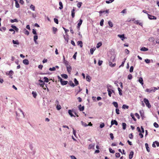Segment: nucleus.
<instances>
[{
  "label": "nucleus",
  "mask_w": 159,
  "mask_h": 159,
  "mask_svg": "<svg viewBox=\"0 0 159 159\" xmlns=\"http://www.w3.org/2000/svg\"><path fill=\"white\" fill-rule=\"evenodd\" d=\"M115 59V57L114 56H111V58L110 59L109 61L108 64L111 67H113L115 66L116 65V63H114V64H112V61H114V60Z\"/></svg>",
  "instance_id": "f257e3e1"
},
{
  "label": "nucleus",
  "mask_w": 159,
  "mask_h": 159,
  "mask_svg": "<svg viewBox=\"0 0 159 159\" xmlns=\"http://www.w3.org/2000/svg\"><path fill=\"white\" fill-rule=\"evenodd\" d=\"M157 89V88L155 87H153L150 89H147L145 90V91L148 93H150L152 92H154Z\"/></svg>",
  "instance_id": "f03ea898"
},
{
  "label": "nucleus",
  "mask_w": 159,
  "mask_h": 159,
  "mask_svg": "<svg viewBox=\"0 0 159 159\" xmlns=\"http://www.w3.org/2000/svg\"><path fill=\"white\" fill-rule=\"evenodd\" d=\"M107 91L108 92V95L111 97V94L112 93H114V91L111 89L112 88V86L110 85L107 86Z\"/></svg>",
  "instance_id": "7ed1b4c3"
},
{
  "label": "nucleus",
  "mask_w": 159,
  "mask_h": 159,
  "mask_svg": "<svg viewBox=\"0 0 159 159\" xmlns=\"http://www.w3.org/2000/svg\"><path fill=\"white\" fill-rule=\"evenodd\" d=\"M143 101L145 103L146 106L148 108H150L151 106L150 104L149 103L148 100L146 98H144Z\"/></svg>",
  "instance_id": "20e7f679"
},
{
  "label": "nucleus",
  "mask_w": 159,
  "mask_h": 159,
  "mask_svg": "<svg viewBox=\"0 0 159 159\" xmlns=\"http://www.w3.org/2000/svg\"><path fill=\"white\" fill-rule=\"evenodd\" d=\"M148 17L149 19L151 20H155L157 19V17L153 16L150 15L148 14H147Z\"/></svg>",
  "instance_id": "39448f33"
},
{
  "label": "nucleus",
  "mask_w": 159,
  "mask_h": 159,
  "mask_svg": "<svg viewBox=\"0 0 159 159\" xmlns=\"http://www.w3.org/2000/svg\"><path fill=\"white\" fill-rule=\"evenodd\" d=\"M66 67L67 71L69 73H70L71 72L72 69L71 66L70 65H69V66H66Z\"/></svg>",
  "instance_id": "423d86ee"
},
{
  "label": "nucleus",
  "mask_w": 159,
  "mask_h": 159,
  "mask_svg": "<svg viewBox=\"0 0 159 159\" xmlns=\"http://www.w3.org/2000/svg\"><path fill=\"white\" fill-rule=\"evenodd\" d=\"M111 125H113L114 124H115L116 125H118L117 122L115 120H112L111 121Z\"/></svg>",
  "instance_id": "0eeeda50"
},
{
  "label": "nucleus",
  "mask_w": 159,
  "mask_h": 159,
  "mask_svg": "<svg viewBox=\"0 0 159 159\" xmlns=\"http://www.w3.org/2000/svg\"><path fill=\"white\" fill-rule=\"evenodd\" d=\"M118 36L120 38L121 40L122 41H123L124 40V39L126 38L124 34L122 35H118Z\"/></svg>",
  "instance_id": "6e6552de"
},
{
  "label": "nucleus",
  "mask_w": 159,
  "mask_h": 159,
  "mask_svg": "<svg viewBox=\"0 0 159 159\" xmlns=\"http://www.w3.org/2000/svg\"><path fill=\"white\" fill-rule=\"evenodd\" d=\"M38 39V36L37 35H35L34 37V42H35V43L36 44H37L38 43L37 41V40Z\"/></svg>",
  "instance_id": "1a4fd4ad"
},
{
  "label": "nucleus",
  "mask_w": 159,
  "mask_h": 159,
  "mask_svg": "<svg viewBox=\"0 0 159 159\" xmlns=\"http://www.w3.org/2000/svg\"><path fill=\"white\" fill-rule=\"evenodd\" d=\"M23 63L25 65H28L29 64V61L27 59H25L23 60Z\"/></svg>",
  "instance_id": "9d476101"
},
{
  "label": "nucleus",
  "mask_w": 159,
  "mask_h": 159,
  "mask_svg": "<svg viewBox=\"0 0 159 159\" xmlns=\"http://www.w3.org/2000/svg\"><path fill=\"white\" fill-rule=\"evenodd\" d=\"M84 106H82L81 105H80L79 106V108L80 111H82L84 110Z\"/></svg>",
  "instance_id": "9b49d317"
},
{
  "label": "nucleus",
  "mask_w": 159,
  "mask_h": 159,
  "mask_svg": "<svg viewBox=\"0 0 159 159\" xmlns=\"http://www.w3.org/2000/svg\"><path fill=\"white\" fill-rule=\"evenodd\" d=\"M72 111L71 110H68V113L69 115L71 117H75V116L72 113Z\"/></svg>",
  "instance_id": "f8f14e48"
},
{
  "label": "nucleus",
  "mask_w": 159,
  "mask_h": 159,
  "mask_svg": "<svg viewBox=\"0 0 159 159\" xmlns=\"http://www.w3.org/2000/svg\"><path fill=\"white\" fill-rule=\"evenodd\" d=\"M75 9L74 7H73V9L72 10L71 12V16L72 18H74L75 16Z\"/></svg>",
  "instance_id": "ddd939ff"
},
{
  "label": "nucleus",
  "mask_w": 159,
  "mask_h": 159,
  "mask_svg": "<svg viewBox=\"0 0 159 159\" xmlns=\"http://www.w3.org/2000/svg\"><path fill=\"white\" fill-rule=\"evenodd\" d=\"M138 81L142 85L143 84V78L142 77H140L139 78Z\"/></svg>",
  "instance_id": "4468645a"
},
{
  "label": "nucleus",
  "mask_w": 159,
  "mask_h": 159,
  "mask_svg": "<svg viewBox=\"0 0 159 159\" xmlns=\"http://www.w3.org/2000/svg\"><path fill=\"white\" fill-rule=\"evenodd\" d=\"M11 27L14 30H16L17 32H18L19 30V29L15 26L14 25H11Z\"/></svg>",
  "instance_id": "2eb2a0df"
},
{
  "label": "nucleus",
  "mask_w": 159,
  "mask_h": 159,
  "mask_svg": "<svg viewBox=\"0 0 159 159\" xmlns=\"http://www.w3.org/2000/svg\"><path fill=\"white\" fill-rule=\"evenodd\" d=\"M94 146H95V144H94V143L91 144L89 145L88 148L89 149L93 148L94 147Z\"/></svg>",
  "instance_id": "dca6fc26"
},
{
  "label": "nucleus",
  "mask_w": 159,
  "mask_h": 159,
  "mask_svg": "<svg viewBox=\"0 0 159 159\" xmlns=\"http://www.w3.org/2000/svg\"><path fill=\"white\" fill-rule=\"evenodd\" d=\"M145 146L146 147V149L147 151L148 152H149L150 151V148L149 147H148V145L147 143H146L145 144Z\"/></svg>",
  "instance_id": "f3484780"
},
{
  "label": "nucleus",
  "mask_w": 159,
  "mask_h": 159,
  "mask_svg": "<svg viewBox=\"0 0 159 159\" xmlns=\"http://www.w3.org/2000/svg\"><path fill=\"white\" fill-rule=\"evenodd\" d=\"M68 83V82L67 81H64L63 80H62L61 82V84L63 85H66Z\"/></svg>",
  "instance_id": "a211bd4d"
},
{
  "label": "nucleus",
  "mask_w": 159,
  "mask_h": 159,
  "mask_svg": "<svg viewBox=\"0 0 159 159\" xmlns=\"http://www.w3.org/2000/svg\"><path fill=\"white\" fill-rule=\"evenodd\" d=\"M134 154V152L132 151L131 152H130L129 156V159H131L133 157Z\"/></svg>",
  "instance_id": "6ab92c4d"
},
{
  "label": "nucleus",
  "mask_w": 159,
  "mask_h": 159,
  "mask_svg": "<svg viewBox=\"0 0 159 159\" xmlns=\"http://www.w3.org/2000/svg\"><path fill=\"white\" fill-rule=\"evenodd\" d=\"M86 79L87 81L88 82H90L91 79V77L89 75H87L86 76Z\"/></svg>",
  "instance_id": "aec40b11"
},
{
  "label": "nucleus",
  "mask_w": 159,
  "mask_h": 159,
  "mask_svg": "<svg viewBox=\"0 0 159 159\" xmlns=\"http://www.w3.org/2000/svg\"><path fill=\"white\" fill-rule=\"evenodd\" d=\"M77 44L80 45L81 48H82L83 46V43L81 41H79L77 42Z\"/></svg>",
  "instance_id": "412c9836"
},
{
  "label": "nucleus",
  "mask_w": 159,
  "mask_h": 159,
  "mask_svg": "<svg viewBox=\"0 0 159 159\" xmlns=\"http://www.w3.org/2000/svg\"><path fill=\"white\" fill-rule=\"evenodd\" d=\"M134 23L136 24H139L141 26L142 25V23H140L139 20H135Z\"/></svg>",
  "instance_id": "4be33fe9"
},
{
  "label": "nucleus",
  "mask_w": 159,
  "mask_h": 159,
  "mask_svg": "<svg viewBox=\"0 0 159 159\" xmlns=\"http://www.w3.org/2000/svg\"><path fill=\"white\" fill-rule=\"evenodd\" d=\"M112 104L116 107L118 108V106L117 103L116 102H112Z\"/></svg>",
  "instance_id": "5701e85b"
},
{
  "label": "nucleus",
  "mask_w": 159,
  "mask_h": 159,
  "mask_svg": "<svg viewBox=\"0 0 159 159\" xmlns=\"http://www.w3.org/2000/svg\"><path fill=\"white\" fill-rule=\"evenodd\" d=\"M140 50L142 51H146L148 50V49L145 47H142L140 49Z\"/></svg>",
  "instance_id": "b1692460"
},
{
  "label": "nucleus",
  "mask_w": 159,
  "mask_h": 159,
  "mask_svg": "<svg viewBox=\"0 0 159 159\" xmlns=\"http://www.w3.org/2000/svg\"><path fill=\"white\" fill-rule=\"evenodd\" d=\"M15 1V7L16 8H19V5L16 0H14Z\"/></svg>",
  "instance_id": "393cba45"
},
{
  "label": "nucleus",
  "mask_w": 159,
  "mask_h": 159,
  "mask_svg": "<svg viewBox=\"0 0 159 159\" xmlns=\"http://www.w3.org/2000/svg\"><path fill=\"white\" fill-rule=\"evenodd\" d=\"M32 94L33 95V97L34 98H35L37 96V94L35 92L33 91L32 92Z\"/></svg>",
  "instance_id": "a878e982"
},
{
  "label": "nucleus",
  "mask_w": 159,
  "mask_h": 159,
  "mask_svg": "<svg viewBox=\"0 0 159 159\" xmlns=\"http://www.w3.org/2000/svg\"><path fill=\"white\" fill-rule=\"evenodd\" d=\"M81 122V124L83 126L85 127L88 126L87 124L85 122H83L82 121Z\"/></svg>",
  "instance_id": "bb28decb"
},
{
  "label": "nucleus",
  "mask_w": 159,
  "mask_h": 159,
  "mask_svg": "<svg viewBox=\"0 0 159 159\" xmlns=\"http://www.w3.org/2000/svg\"><path fill=\"white\" fill-rule=\"evenodd\" d=\"M59 5L60 6V7H59V9H60V10L62 9L63 8V7L62 3L61 2H59Z\"/></svg>",
  "instance_id": "cd10ccee"
},
{
  "label": "nucleus",
  "mask_w": 159,
  "mask_h": 159,
  "mask_svg": "<svg viewBox=\"0 0 159 159\" xmlns=\"http://www.w3.org/2000/svg\"><path fill=\"white\" fill-rule=\"evenodd\" d=\"M30 8L33 11H35V6L31 4L30 6Z\"/></svg>",
  "instance_id": "c85d7f7f"
},
{
  "label": "nucleus",
  "mask_w": 159,
  "mask_h": 159,
  "mask_svg": "<svg viewBox=\"0 0 159 159\" xmlns=\"http://www.w3.org/2000/svg\"><path fill=\"white\" fill-rule=\"evenodd\" d=\"M61 77L62 78H64L66 79H67L68 78V76L67 75H66V74H61Z\"/></svg>",
  "instance_id": "c756f323"
},
{
  "label": "nucleus",
  "mask_w": 159,
  "mask_h": 159,
  "mask_svg": "<svg viewBox=\"0 0 159 159\" xmlns=\"http://www.w3.org/2000/svg\"><path fill=\"white\" fill-rule=\"evenodd\" d=\"M122 126L123 127V129L124 130H125L126 129V124L125 123H122Z\"/></svg>",
  "instance_id": "7c9ffc66"
},
{
  "label": "nucleus",
  "mask_w": 159,
  "mask_h": 159,
  "mask_svg": "<svg viewBox=\"0 0 159 159\" xmlns=\"http://www.w3.org/2000/svg\"><path fill=\"white\" fill-rule=\"evenodd\" d=\"M12 42H13V43L14 44H16L18 45L19 44V43L18 42V40L15 41V40H12Z\"/></svg>",
  "instance_id": "2f4dec72"
},
{
  "label": "nucleus",
  "mask_w": 159,
  "mask_h": 159,
  "mask_svg": "<svg viewBox=\"0 0 159 159\" xmlns=\"http://www.w3.org/2000/svg\"><path fill=\"white\" fill-rule=\"evenodd\" d=\"M122 107L123 109H128L129 108V106L126 105L124 104L122 106Z\"/></svg>",
  "instance_id": "473e14b6"
},
{
  "label": "nucleus",
  "mask_w": 159,
  "mask_h": 159,
  "mask_svg": "<svg viewBox=\"0 0 159 159\" xmlns=\"http://www.w3.org/2000/svg\"><path fill=\"white\" fill-rule=\"evenodd\" d=\"M10 21L11 23H14V22H18V20L16 19H11V20Z\"/></svg>",
  "instance_id": "72a5a7b5"
},
{
  "label": "nucleus",
  "mask_w": 159,
  "mask_h": 159,
  "mask_svg": "<svg viewBox=\"0 0 159 159\" xmlns=\"http://www.w3.org/2000/svg\"><path fill=\"white\" fill-rule=\"evenodd\" d=\"M6 30V28L4 27H2L1 28H0V30L2 31H4Z\"/></svg>",
  "instance_id": "f704fd0d"
},
{
  "label": "nucleus",
  "mask_w": 159,
  "mask_h": 159,
  "mask_svg": "<svg viewBox=\"0 0 159 159\" xmlns=\"http://www.w3.org/2000/svg\"><path fill=\"white\" fill-rule=\"evenodd\" d=\"M95 50V48H91L90 50V53L91 54H93L94 51Z\"/></svg>",
  "instance_id": "c9c22d12"
},
{
  "label": "nucleus",
  "mask_w": 159,
  "mask_h": 159,
  "mask_svg": "<svg viewBox=\"0 0 159 159\" xmlns=\"http://www.w3.org/2000/svg\"><path fill=\"white\" fill-rule=\"evenodd\" d=\"M118 90L119 92V94L120 95H122V90L120 88H118Z\"/></svg>",
  "instance_id": "e433bc0d"
},
{
  "label": "nucleus",
  "mask_w": 159,
  "mask_h": 159,
  "mask_svg": "<svg viewBox=\"0 0 159 159\" xmlns=\"http://www.w3.org/2000/svg\"><path fill=\"white\" fill-rule=\"evenodd\" d=\"M83 20L81 19H80V22L78 24V27H80V25L82 24V23Z\"/></svg>",
  "instance_id": "4c0bfd02"
},
{
  "label": "nucleus",
  "mask_w": 159,
  "mask_h": 159,
  "mask_svg": "<svg viewBox=\"0 0 159 159\" xmlns=\"http://www.w3.org/2000/svg\"><path fill=\"white\" fill-rule=\"evenodd\" d=\"M63 63L65 64V65L66 67L70 65L69 64V62L67 61H65Z\"/></svg>",
  "instance_id": "58836bf2"
},
{
  "label": "nucleus",
  "mask_w": 159,
  "mask_h": 159,
  "mask_svg": "<svg viewBox=\"0 0 159 159\" xmlns=\"http://www.w3.org/2000/svg\"><path fill=\"white\" fill-rule=\"evenodd\" d=\"M52 30L53 33L54 34H55L56 32L57 31V28H55V27H53L52 28Z\"/></svg>",
  "instance_id": "ea45409f"
},
{
  "label": "nucleus",
  "mask_w": 159,
  "mask_h": 159,
  "mask_svg": "<svg viewBox=\"0 0 159 159\" xmlns=\"http://www.w3.org/2000/svg\"><path fill=\"white\" fill-rule=\"evenodd\" d=\"M108 24L111 27H112L113 26V23L110 21H109L108 22Z\"/></svg>",
  "instance_id": "a19ab883"
},
{
  "label": "nucleus",
  "mask_w": 159,
  "mask_h": 159,
  "mask_svg": "<svg viewBox=\"0 0 159 159\" xmlns=\"http://www.w3.org/2000/svg\"><path fill=\"white\" fill-rule=\"evenodd\" d=\"M56 108L57 110H59L61 109V107L60 105H57Z\"/></svg>",
  "instance_id": "79ce46f5"
},
{
  "label": "nucleus",
  "mask_w": 159,
  "mask_h": 159,
  "mask_svg": "<svg viewBox=\"0 0 159 159\" xmlns=\"http://www.w3.org/2000/svg\"><path fill=\"white\" fill-rule=\"evenodd\" d=\"M69 84H70V86H71L72 87H74L75 86V85H74V84L72 82V81H70L69 82Z\"/></svg>",
  "instance_id": "37998d69"
},
{
  "label": "nucleus",
  "mask_w": 159,
  "mask_h": 159,
  "mask_svg": "<svg viewBox=\"0 0 159 159\" xmlns=\"http://www.w3.org/2000/svg\"><path fill=\"white\" fill-rule=\"evenodd\" d=\"M114 0H109V1H106V2L107 4L111 3L114 2Z\"/></svg>",
  "instance_id": "c03bdc74"
},
{
  "label": "nucleus",
  "mask_w": 159,
  "mask_h": 159,
  "mask_svg": "<svg viewBox=\"0 0 159 159\" xmlns=\"http://www.w3.org/2000/svg\"><path fill=\"white\" fill-rule=\"evenodd\" d=\"M74 82L76 85H77L79 84L78 81L77 80L76 78L74 79Z\"/></svg>",
  "instance_id": "a18cd8bd"
},
{
  "label": "nucleus",
  "mask_w": 159,
  "mask_h": 159,
  "mask_svg": "<svg viewBox=\"0 0 159 159\" xmlns=\"http://www.w3.org/2000/svg\"><path fill=\"white\" fill-rule=\"evenodd\" d=\"M130 116L134 120L136 121V119L134 117V115L132 113H131Z\"/></svg>",
  "instance_id": "49530a36"
},
{
  "label": "nucleus",
  "mask_w": 159,
  "mask_h": 159,
  "mask_svg": "<svg viewBox=\"0 0 159 159\" xmlns=\"http://www.w3.org/2000/svg\"><path fill=\"white\" fill-rule=\"evenodd\" d=\"M104 126H105L104 123H102L100 125V128H102L104 127Z\"/></svg>",
  "instance_id": "de8ad7c7"
},
{
  "label": "nucleus",
  "mask_w": 159,
  "mask_h": 159,
  "mask_svg": "<svg viewBox=\"0 0 159 159\" xmlns=\"http://www.w3.org/2000/svg\"><path fill=\"white\" fill-rule=\"evenodd\" d=\"M49 70L51 71H54L56 70L55 67H53L52 68H50L49 69Z\"/></svg>",
  "instance_id": "09e8293b"
},
{
  "label": "nucleus",
  "mask_w": 159,
  "mask_h": 159,
  "mask_svg": "<svg viewBox=\"0 0 159 159\" xmlns=\"http://www.w3.org/2000/svg\"><path fill=\"white\" fill-rule=\"evenodd\" d=\"M154 126L156 128H158L159 127L158 125L156 122H154L153 124Z\"/></svg>",
  "instance_id": "8fccbe9b"
},
{
  "label": "nucleus",
  "mask_w": 159,
  "mask_h": 159,
  "mask_svg": "<svg viewBox=\"0 0 159 159\" xmlns=\"http://www.w3.org/2000/svg\"><path fill=\"white\" fill-rule=\"evenodd\" d=\"M109 149L110 152L112 153H115V151L114 150H112V149L111 148H109Z\"/></svg>",
  "instance_id": "3c124183"
},
{
  "label": "nucleus",
  "mask_w": 159,
  "mask_h": 159,
  "mask_svg": "<svg viewBox=\"0 0 159 159\" xmlns=\"http://www.w3.org/2000/svg\"><path fill=\"white\" fill-rule=\"evenodd\" d=\"M82 4V3L81 2H79L77 4V6L79 8H80Z\"/></svg>",
  "instance_id": "603ef678"
},
{
  "label": "nucleus",
  "mask_w": 159,
  "mask_h": 159,
  "mask_svg": "<svg viewBox=\"0 0 159 159\" xmlns=\"http://www.w3.org/2000/svg\"><path fill=\"white\" fill-rule=\"evenodd\" d=\"M44 80V81L46 82H48V79L46 77H44L43 78Z\"/></svg>",
  "instance_id": "864d4df0"
},
{
  "label": "nucleus",
  "mask_w": 159,
  "mask_h": 159,
  "mask_svg": "<svg viewBox=\"0 0 159 159\" xmlns=\"http://www.w3.org/2000/svg\"><path fill=\"white\" fill-rule=\"evenodd\" d=\"M154 38L152 37L150 38L149 39V41L150 42H153L154 40Z\"/></svg>",
  "instance_id": "5fc2aeb1"
},
{
  "label": "nucleus",
  "mask_w": 159,
  "mask_h": 159,
  "mask_svg": "<svg viewBox=\"0 0 159 159\" xmlns=\"http://www.w3.org/2000/svg\"><path fill=\"white\" fill-rule=\"evenodd\" d=\"M102 43H98L97 45L96 46V48H98L99 47H100L102 45Z\"/></svg>",
  "instance_id": "6e6d98bb"
},
{
  "label": "nucleus",
  "mask_w": 159,
  "mask_h": 159,
  "mask_svg": "<svg viewBox=\"0 0 159 159\" xmlns=\"http://www.w3.org/2000/svg\"><path fill=\"white\" fill-rule=\"evenodd\" d=\"M103 22L104 20L103 19H102L101 20V21L100 22V25L101 26H102L103 25Z\"/></svg>",
  "instance_id": "4d7b16f0"
},
{
  "label": "nucleus",
  "mask_w": 159,
  "mask_h": 159,
  "mask_svg": "<svg viewBox=\"0 0 159 159\" xmlns=\"http://www.w3.org/2000/svg\"><path fill=\"white\" fill-rule=\"evenodd\" d=\"M116 157H119L120 156V154L119 153H116L115 154Z\"/></svg>",
  "instance_id": "13d9d810"
},
{
  "label": "nucleus",
  "mask_w": 159,
  "mask_h": 159,
  "mask_svg": "<svg viewBox=\"0 0 159 159\" xmlns=\"http://www.w3.org/2000/svg\"><path fill=\"white\" fill-rule=\"evenodd\" d=\"M134 69V67L133 66H131L130 67L129 71L130 72H132L133 71Z\"/></svg>",
  "instance_id": "bf43d9fd"
},
{
  "label": "nucleus",
  "mask_w": 159,
  "mask_h": 159,
  "mask_svg": "<svg viewBox=\"0 0 159 159\" xmlns=\"http://www.w3.org/2000/svg\"><path fill=\"white\" fill-rule=\"evenodd\" d=\"M32 33L34 34H35L36 35L37 34V32H36V30L34 29H33V30Z\"/></svg>",
  "instance_id": "052dcab7"
},
{
  "label": "nucleus",
  "mask_w": 159,
  "mask_h": 159,
  "mask_svg": "<svg viewBox=\"0 0 159 159\" xmlns=\"http://www.w3.org/2000/svg\"><path fill=\"white\" fill-rule=\"evenodd\" d=\"M54 20L55 23H56L57 24H58V21L57 19L56 18H54Z\"/></svg>",
  "instance_id": "680f3d73"
},
{
  "label": "nucleus",
  "mask_w": 159,
  "mask_h": 159,
  "mask_svg": "<svg viewBox=\"0 0 159 159\" xmlns=\"http://www.w3.org/2000/svg\"><path fill=\"white\" fill-rule=\"evenodd\" d=\"M132 78V76L130 74L128 75V78L129 80H131Z\"/></svg>",
  "instance_id": "e2e57ef3"
},
{
  "label": "nucleus",
  "mask_w": 159,
  "mask_h": 159,
  "mask_svg": "<svg viewBox=\"0 0 159 159\" xmlns=\"http://www.w3.org/2000/svg\"><path fill=\"white\" fill-rule=\"evenodd\" d=\"M111 138L112 140H113L114 139V136L113 134L111 133L110 134Z\"/></svg>",
  "instance_id": "0e129e2a"
},
{
  "label": "nucleus",
  "mask_w": 159,
  "mask_h": 159,
  "mask_svg": "<svg viewBox=\"0 0 159 159\" xmlns=\"http://www.w3.org/2000/svg\"><path fill=\"white\" fill-rule=\"evenodd\" d=\"M103 62V61H102L99 60L98 62V64L99 66H101Z\"/></svg>",
  "instance_id": "69168bd1"
},
{
  "label": "nucleus",
  "mask_w": 159,
  "mask_h": 159,
  "mask_svg": "<svg viewBox=\"0 0 159 159\" xmlns=\"http://www.w3.org/2000/svg\"><path fill=\"white\" fill-rule=\"evenodd\" d=\"M145 61L146 63H149L150 62V60L147 59L145 60Z\"/></svg>",
  "instance_id": "338daca9"
},
{
  "label": "nucleus",
  "mask_w": 159,
  "mask_h": 159,
  "mask_svg": "<svg viewBox=\"0 0 159 159\" xmlns=\"http://www.w3.org/2000/svg\"><path fill=\"white\" fill-rule=\"evenodd\" d=\"M70 157L71 159H77L76 157L75 156L73 155L70 156Z\"/></svg>",
  "instance_id": "774afa93"
}]
</instances>
